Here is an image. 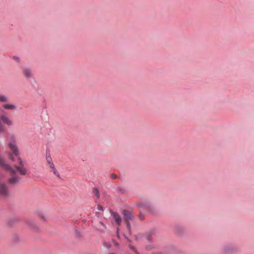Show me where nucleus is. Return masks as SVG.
Masks as SVG:
<instances>
[{
  "mask_svg": "<svg viewBox=\"0 0 254 254\" xmlns=\"http://www.w3.org/2000/svg\"><path fill=\"white\" fill-rule=\"evenodd\" d=\"M14 168L22 175H24L26 174L27 171L24 167H19L15 165L14 166Z\"/></svg>",
  "mask_w": 254,
  "mask_h": 254,
  "instance_id": "6e6552de",
  "label": "nucleus"
},
{
  "mask_svg": "<svg viewBox=\"0 0 254 254\" xmlns=\"http://www.w3.org/2000/svg\"><path fill=\"white\" fill-rule=\"evenodd\" d=\"M3 108L5 110H13L16 109L15 105L13 104H5L3 105Z\"/></svg>",
  "mask_w": 254,
  "mask_h": 254,
  "instance_id": "1a4fd4ad",
  "label": "nucleus"
},
{
  "mask_svg": "<svg viewBox=\"0 0 254 254\" xmlns=\"http://www.w3.org/2000/svg\"><path fill=\"white\" fill-rule=\"evenodd\" d=\"M93 193L97 197V199L100 198V192L97 188H94L93 189Z\"/></svg>",
  "mask_w": 254,
  "mask_h": 254,
  "instance_id": "f8f14e48",
  "label": "nucleus"
},
{
  "mask_svg": "<svg viewBox=\"0 0 254 254\" xmlns=\"http://www.w3.org/2000/svg\"><path fill=\"white\" fill-rule=\"evenodd\" d=\"M0 167L2 169L9 171L12 175L15 174L14 169L0 156ZM9 195V191L6 184L4 183L0 182V196L6 197Z\"/></svg>",
  "mask_w": 254,
  "mask_h": 254,
  "instance_id": "f257e3e1",
  "label": "nucleus"
},
{
  "mask_svg": "<svg viewBox=\"0 0 254 254\" xmlns=\"http://www.w3.org/2000/svg\"><path fill=\"white\" fill-rule=\"evenodd\" d=\"M52 169L53 170V173L55 175H57V174H59L58 171L56 170L55 167L53 168H52Z\"/></svg>",
  "mask_w": 254,
  "mask_h": 254,
  "instance_id": "f3484780",
  "label": "nucleus"
},
{
  "mask_svg": "<svg viewBox=\"0 0 254 254\" xmlns=\"http://www.w3.org/2000/svg\"><path fill=\"white\" fill-rule=\"evenodd\" d=\"M124 221L126 224V227L128 230L130 231L131 226L129 221L132 220L133 215L132 212L129 210L124 209L123 210Z\"/></svg>",
  "mask_w": 254,
  "mask_h": 254,
  "instance_id": "7ed1b4c3",
  "label": "nucleus"
},
{
  "mask_svg": "<svg viewBox=\"0 0 254 254\" xmlns=\"http://www.w3.org/2000/svg\"><path fill=\"white\" fill-rule=\"evenodd\" d=\"M8 101V97L7 96L3 94H0V102L6 103Z\"/></svg>",
  "mask_w": 254,
  "mask_h": 254,
  "instance_id": "9b49d317",
  "label": "nucleus"
},
{
  "mask_svg": "<svg viewBox=\"0 0 254 254\" xmlns=\"http://www.w3.org/2000/svg\"><path fill=\"white\" fill-rule=\"evenodd\" d=\"M110 254H116L115 253H110Z\"/></svg>",
  "mask_w": 254,
  "mask_h": 254,
  "instance_id": "c756f323",
  "label": "nucleus"
},
{
  "mask_svg": "<svg viewBox=\"0 0 254 254\" xmlns=\"http://www.w3.org/2000/svg\"><path fill=\"white\" fill-rule=\"evenodd\" d=\"M51 157V156H50V153H46V160H47V157Z\"/></svg>",
  "mask_w": 254,
  "mask_h": 254,
  "instance_id": "bb28decb",
  "label": "nucleus"
},
{
  "mask_svg": "<svg viewBox=\"0 0 254 254\" xmlns=\"http://www.w3.org/2000/svg\"><path fill=\"white\" fill-rule=\"evenodd\" d=\"M128 241L130 242V240H129L128 239H127Z\"/></svg>",
  "mask_w": 254,
  "mask_h": 254,
  "instance_id": "c85d7f7f",
  "label": "nucleus"
},
{
  "mask_svg": "<svg viewBox=\"0 0 254 254\" xmlns=\"http://www.w3.org/2000/svg\"><path fill=\"white\" fill-rule=\"evenodd\" d=\"M139 218L140 220H142L144 219V215L142 213V212H140L139 215Z\"/></svg>",
  "mask_w": 254,
  "mask_h": 254,
  "instance_id": "6ab92c4d",
  "label": "nucleus"
},
{
  "mask_svg": "<svg viewBox=\"0 0 254 254\" xmlns=\"http://www.w3.org/2000/svg\"><path fill=\"white\" fill-rule=\"evenodd\" d=\"M111 214L113 217L114 219L116 221L118 226H120L122 223V218L118 212L111 211Z\"/></svg>",
  "mask_w": 254,
  "mask_h": 254,
  "instance_id": "423d86ee",
  "label": "nucleus"
},
{
  "mask_svg": "<svg viewBox=\"0 0 254 254\" xmlns=\"http://www.w3.org/2000/svg\"><path fill=\"white\" fill-rule=\"evenodd\" d=\"M2 122L7 126H11L12 125V121H11L5 115L0 116V132L4 130V127L2 124Z\"/></svg>",
  "mask_w": 254,
  "mask_h": 254,
  "instance_id": "20e7f679",
  "label": "nucleus"
},
{
  "mask_svg": "<svg viewBox=\"0 0 254 254\" xmlns=\"http://www.w3.org/2000/svg\"><path fill=\"white\" fill-rule=\"evenodd\" d=\"M97 209L99 210H103V207L101 206V205H98L97 206Z\"/></svg>",
  "mask_w": 254,
  "mask_h": 254,
  "instance_id": "5701e85b",
  "label": "nucleus"
},
{
  "mask_svg": "<svg viewBox=\"0 0 254 254\" xmlns=\"http://www.w3.org/2000/svg\"><path fill=\"white\" fill-rule=\"evenodd\" d=\"M40 217L42 219H43L44 221H45L46 220L45 217L44 216L43 214H41L40 215Z\"/></svg>",
  "mask_w": 254,
  "mask_h": 254,
  "instance_id": "393cba45",
  "label": "nucleus"
},
{
  "mask_svg": "<svg viewBox=\"0 0 254 254\" xmlns=\"http://www.w3.org/2000/svg\"><path fill=\"white\" fill-rule=\"evenodd\" d=\"M95 228L98 231L103 232L106 229L105 225L101 221L95 226Z\"/></svg>",
  "mask_w": 254,
  "mask_h": 254,
  "instance_id": "0eeeda50",
  "label": "nucleus"
},
{
  "mask_svg": "<svg viewBox=\"0 0 254 254\" xmlns=\"http://www.w3.org/2000/svg\"><path fill=\"white\" fill-rule=\"evenodd\" d=\"M13 59L15 60L16 62H19L20 61V59H19V58L18 57H16V56H13Z\"/></svg>",
  "mask_w": 254,
  "mask_h": 254,
  "instance_id": "412c9836",
  "label": "nucleus"
},
{
  "mask_svg": "<svg viewBox=\"0 0 254 254\" xmlns=\"http://www.w3.org/2000/svg\"><path fill=\"white\" fill-rule=\"evenodd\" d=\"M146 238H147V240H148V241H151V236H149V235L147 236L146 237Z\"/></svg>",
  "mask_w": 254,
  "mask_h": 254,
  "instance_id": "a878e982",
  "label": "nucleus"
},
{
  "mask_svg": "<svg viewBox=\"0 0 254 254\" xmlns=\"http://www.w3.org/2000/svg\"><path fill=\"white\" fill-rule=\"evenodd\" d=\"M8 146L10 148L12 153H9V157L12 161H14L13 155L18 157L19 161V167H24L23 162L22 161L21 158L19 156V150L16 145V141L15 138L13 136H11L9 138Z\"/></svg>",
  "mask_w": 254,
  "mask_h": 254,
  "instance_id": "f03ea898",
  "label": "nucleus"
},
{
  "mask_svg": "<svg viewBox=\"0 0 254 254\" xmlns=\"http://www.w3.org/2000/svg\"><path fill=\"white\" fill-rule=\"evenodd\" d=\"M16 220V219H12V220H9V221H8V225H9V226H11V225H12V222H13V221H15Z\"/></svg>",
  "mask_w": 254,
  "mask_h": 254,
  "instance_id": "aec40b11",
  "label": "nucleus"
},
{
  "mask_svg": "<svg viewBox=\"0 0 254 254\" xmlns=\"http://www.w3.org/2000/svg\"><path fill=\"white\" fill-rule=\"evenodd\" d=\"M22 74L26 78H31L33 77V73L31 68L25 67L22 70Z\"/></svg>",
  "mask_w": 254,
  "mask_h": 254,
  "instance_id": "39448f33",
  "label": "nucleus"
},
{
  "mask_svg": "<svg viewBox=\"0 0 254 254\" xmlns=\"http://www.w3.org/2000/svg\"><path fill=\"white\" fill-rule=\"evenodd\" d=\"M146 207V206L144 205H141L140 206H139V208H140V211H142L144 208Z\"/></svg>",
  "mask_w": 254,
  "mask_h": 254,
  "instance_id": "4be33fe9",
  "label": "nucleus"
},
{
  "mask_svg": "<svg viewBox=\"0 0 254 254\" xmlns=\"http://www.w3.org/2000/svg\"><path fill=\"white\" fill-rule=\"evenodd\" d=\"M28 224L33 229H36V224L33 220H29L27 221Z\"/></svg>",
  "mask_w": 254,
  "mask_h": 254,
  "instance_id": "4468645a",
  "label": "nucleus"
},
{
  "mask_svg": "<svg viewBox=\"0 0 254 254\" xmlns=\"http://www.w3.org/2000/svg\"><path fill=\"white\" fill-rule=\"evenodd\" d=\"M56 176H57L58 178H60V174H59H59H57V175H56Z\"/></svg>",
  "mask_w": 254,
  "mask_h": 254,
  "instance_id": "cd10ccee",
  "label": "nucleus"
},
{
  "mask_svg": "<svg viewBox=\"0 0 254 254\" xmlns=\"http://www.w3.org/2000/svg\"><path fill=\"white\" fill-rule=\"evenodd\" d=\"M110 176L113 179H115L117 178V175H116L115 174H111L110 175Z\"/></svg>",
  "mask_w": 254,
  "mask_h": 254,
  "instance_id": "a211bd4d",
  "label": "nucleus"
},
{
  "mask_svg": "<svg viewBox=\"0 0 254 254\" xmlns=\"http://www.w3.org/2000/svg\"><path fill=\"white\" fill-rule=\"evenodd\" d=\"M129 248L132 250L135 251V248L131 245H129Z\"/></svg>",
  "mask_w": 254,
  "mask_h": 254,
  "instance_id": "b1692460",
  "label": "nucleus"
},
{
  "mask_svg": "<svg viewBox=\"0 0 254 254\" xmlns=\"http://www.w3.org/2000/svg\"><path fill=\"white\" fill-rule=\"evenodd\" d=\"M19 182V179L15 176L10 178L8 180V183L10 185H14L17 183Z\"/></svg>",
  "mask_w": 254,
  "mask_h": 254,
  "instance_id": "9d476101",
  "label": "nucleus"
},
{
  "mask_svg": "<svg viewBox=\"0 0 254 254\" xmlns=\"http://www.w3.org/2000/svg\"><path fill=\"white\" fill-rule=\"evenodd\" d=\"M117 190L121 194H125L126 192V188L123 187H119Z\"/></svg>",
  "mask_w": 254,
  "mask_h": 254,
  "instance_id": "2eb2a0df",
  "label": "nucleus"
},
{
  "mask_svg": "<svg viewBox=\"0 0 254 254\" xmlns=\"http://www.w3.org/2000/svg\"><path fill=\"white\" fill-rule=\"evenodd\" d=\"M104 246L108 248H109L111 247V244L108 242H105Z\"/></svg>",
  "mask_w": 254,
  "mask_h": 254,
  "instance_id": "dca6fc26",
  "label": "nucleus"
},
{
  "mask_svg": "<svg viewBox=\"0 0 254 254\" xmlns=\"http://www.w3.org/2000/svg\"><path fill=\"white\" fill-rule=\"evenodd\" d=\"M47 163H48V164L49 165L51 169L55 167L54 164V163L53 162L52 159L51 157H47Z\"/></svg>",
  "mask_w": 254,
  "mask_h": 254,
  "instance_id": "ddd939ff",
  "label": "nucleus"
}]
</instances>
